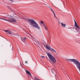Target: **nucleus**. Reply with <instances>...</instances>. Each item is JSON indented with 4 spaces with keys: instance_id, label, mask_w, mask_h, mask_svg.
<instances>
[{
    "instance_id": "obj_22",
    "label": "nucleus",
    "mask_w": 80,
    "mask_h": 80,
    "mask_svg": "<svg viewBox=\"0 0 80 80\" xmlns=\"http://www.w3.org/2000/svg\"><path fill=\"white\" fill-rule=\"evenodd\" d=\"M52 12L54 14V13H55V12H54V11H53Z\"/></svg>"
},
{
    "instance_id": "obj_12",
    "label": "nucleus",
    "mask_w": 80,
    "mask_h": 80,
    "mask_svg": "<svg viewBox=\"0 0 80 80\" xmlns=\"http://www.w3.org/2000/svg\"><path fill=\"white\" fill-rule=\"evenodd\" d=\"M61 24L62 25V27H65V26H66V25H65V24H63L62 23H61Z\"/></svg>"
},
{
    "instance_id": "obj_20",
    "label": "nucleus",
    "mask_w": 80,
    "mask_h": 80,
    "mask_svg": "<svg viewBox=\"0 0 80 80\" xmlns=\"http://www.w3.org/2000/svg\"><path fill=\"white\" fill-rule=\"evenodd\" d=\"M60 78H61V77L60 76H59V77L58 78V79H60Z\"/></svg>"
},
{
    "instance_id": "obj_24",
    "label": "nucleus",
    "mask_w": 80,
    "mask_h": 80,
    "mask_svg": "<svg viewBox=\"0 0 80 80\" xmlns=\"http://www.w3.org/2000/svg\"><path fill=\"white\" fill-rule=\"evenodd\" d=\"M20 63L21 64V65H22V63H21V62L20 61Z\"/></svg>"
},
{
    "instance_id": "obj_9",
    "label": "nucleus",
    "mask_w": 80,
    "mask_h": 80,
    "mask_svg": "<svg viewBox=\"0 0 80 80\" xmlns=\"http://www.w3.org/2000/svg\"><path fill=\"white\" fill-rule=\"evenodd\" d=\"M25 71L26 73H27L28 75V76H30L31 77V73H30V72H28L27 69H25Z\"/></svg>"
},
{
    "instance_id": "obj_16",
    "label": "nucleus",
    "mask_w": 80,
    "mask_h": 80,
    "mask_svg": "<svg viewBox=\"0 0 80 80\" xmlns=\"http://www.w3.org/2000/svg\"><path fill=\"white\" fill-rule=\"evenodd\" d=\"M54 15L55 18H57V17H56V16H55V13L54 14Z\"/></svg>"
},
{
    "instance_id": "obj_15",
    "label": "nucleus",
    "mask_w": 80,
    "mask_h": 80,
    "mask_svg": "<svg viewBox=\"0 0 80 80\" xmlns=\"http://www.w3.org/2000/svg\"><path fill=\"white\" fill-rule=\"evenodd\" d=\"M13 16H14V17H17V15H16L14 13L13 14Z\"/></svg>"
},
{
    "instance_id": "obj_1",
    "label": "nucleus",
    "mask_w": 80,
    "mask_h": 80,
    "mask_svg": "<svg viewBox=\"0 0 80 80\" xmlns=\"http://www.w3.org/2000/svg\"><path fill=\"white\" fill-rule=\"evenodd\" d=\"M29 24L30 25H32V27H34L38 29V30H40V27L38 25V24L37 23V22L35 21V20L32 19H30L28 20Z\"/></svg>"
},
{
    "instance_id": "obj_18",
    "label": "nucleus",
    "mask_w": 80,
    "mask_h": 80,
    "mask_svg": "<svg viewBox=\"0 0 80 80\" xmlns=\"http://www.w3.org/2000/svg\"><path fill=\"white\" fill-rule=\"evenodd\" d=\"M41 23H42V24H43V22L42 21H41V22H40Z\"/></svg>"
},
{
    "instance_id": "obj_10",
    "label": "nucleus",
    "mask_w": 80,
    "mask_h": 80,
    "mask_svg": "<svg viewBox=\"0 0 80 80\" xmlns=\"http://www.w3.org/2000/svg\"><path fill=\"white\" fill-rule=\"evenodd\" d=\"M0 19H1L2 20H5V21H7L8 22H10V19L9 18H8V19H5L2 18H0Z\"/></svg>"
},
{
    "instance_id": "obj_5",
    "label": "nucleus",
    "mask_w": 80,
    "mask_h": 80,
    "mask_svg": "<svg viewBox=\"0 0 80 80\" xmlns=\"http://www.w3.org/2000/svg\"><path fill=\"white\" fill-rule=\"evenodd\" d=\"M73 30H74V32H78V33H80V31H79V29H78L77 28H73Z\"/></svg>"
},
{
    "instance_id": "obj_8",
    "label": "nucleus",
    "mask_w": 80,
    "mask_h": 80,
    "mask_svg": "<svg viewBox=\"0 0 80 80\" xmlns=\"http://www.w3.org/2000/svg\"><path fill=\"white\" fill-rule=\"evenodd\" d=\"M74 22H75V27H77V28H78V29L80 30V28L79 27V26H78V25L77 24V23L76 21H75V19H74Z\"/></svg>"
},
{
    "instance_id": "obj_23",
    "label": "nucleus",
    "mask_w": 80,
    "mask_h": 80,
    "mask_svg": "<svg viewBox=\"0 0 80 80\" xmlns=\"http://www.w3.org/2000/svg\"><path fill=\"white\" fill-rule=\"evenodd\" d=\"M25 63H27V61H25Z\"/></svg>"
},
{
    "instance_id": "obj_3",
    "label": "nucleus",
    "mask_w": 80,
    "mask_h": 80,
    "mask_svg": "<svg viewBox=\"0 0 80 80\" xmlns=\"http://www.w3.org/2000/svg\"><path fill=\"white\" fill-rule=\"evenodd\" d=\"M8 18L9 19V22H13V23H15L17 22L16 19H15L11 15H9L8 17Z\"/></svg>"
},
{
    "instance_id": "obj_13",
    "label": "nucleus",
    "mask_w": 80,
    "mask_h": 80,
    "mask_svg": "<svg viewBox=\"0 0 80 80\" xmlns=\"http://www.w3.org/2000/svg\"><path fill=\"white\" fill-rule=\"evenodd\" d=\"M44 26L45 27V30H48V29H47V26H46V25H44Z\"/></svg>"
},
{
    "instance_id": "obj_19",
    "label": "nucleus",
    "mask_w": 80,
    "mask_h": 80,
    "mask_svg": "<svg viewBox=\"0 0 80 80\" xmlns=\"http://www.w3.org/2000/svg\"><path fill=\"white\" fill-rule=\"evenodd\" d=\"M50 9H51V11H52V12L53 11V9H52V8H51Z\"/></svg>"
},
{
    "instance_id": "obj_4",
    "label": "nucleus",
    "mask_w": 80,
    "mask_h": 80,
    "mask_svg": "<svg viewBox=\"0 0 80 80\" xmlns=\"http://www.w3.org/2000/svg\"><path fill=\"white\" fill-rule=\"evenodd\" d=\"M46 47L48 50H50L51 52H54V53H56V51L55 50L52 48H51L48 45H46Z\"/></svg>"
},
{
    "instance_id": "obj_21",
    "label": "nucleus",
    "mask_w": 80,
    "mask_h": 80,
    "mask_svg": "<svg viewBox=\"0 0 80 80\" xmlns=\"http://www.w3.org/2000/svg\"><path fill=\"white\" fill-rule=\"evenodd\" d=\"M9 1H11V2H13V0H9Z\"/></svg>"
},
{
    "instance_id": "obj_6",
    "label": "nucleus",
    "mask_w": 80,
    "mask_h": 80,
    "mask_svg": "<svg viewBox=\"0 0 80 80\" xmlns=\"http://www.w3.org/2000/svg\"><path fill=\"white\" fill-rule=\"evenodd\" d=\"M51 72L53 73V74H55V76H56V74L57 73V72H56V71H55V70L54 69H51Z\"/></svg>"
},
{
    "instance_id": "obj_2",
    "label": "nucleus",
    "mask_w": 80,
    "mask_h": 80,
    "mask_svg": "<svg viewBox=\"0 0 80 80\" xmlns=\"http://www.w3.org/2000/svg\"><path fill=\"white\" fill-rule=\"evenodd\" d=\"M48 56L49 59H50V60L53 63H55V62H56V60H55V58H54V57L52 56L50 53H48Z\"/></svg>"
},
{
    "instance_id": "obj_17",
    "label": "nucleus",
    "mask_w": 80,
    "mask_h": 80,
    "mask_svg": "<svg viewBox=\"0 0 80 80\" xmlns=\"http://www.w3.org/2000/svg\"><path fill=\"white\" fill-rule=\"evenodd\" d=\"M41 57L42 58H45V56H41Z\"/></svg>"
},
{
    "instance_id": "obj_11",
    "label": "nucleus",
    "mask_w": 80,
    "mask_h": 80,
    "mask_svg": "<svg viewBox=\"0 0 80 80\" xmlns=\"http://www.w3.org/2000/svg\"><path fill=\"white\" fill-rule=\"evenodd\" d=\"M4 32H7V33H8L9 34H12V32H10V31H9V30H4Z\"/></svg>"
},
{
    "instance_id": "obj_7",
    "label": "nucleus",
    "mask_w": 80,
    "mask_h": 80,
    "mask_svg": "<svg viewBox=\"0 0 80 80\" xmlns=\"http://www.w3.org/2000/svg\"><path fill=\"white\" fill-rule=\"evenodd\" d=\"M21 40H22V42H23L25 43V40H26V39H27V38L25 37L22 38L21 37Z\"/></svg>"
},
{
    "instance_id": "obj_14",
    "label": "nucleus",
    "mask_w": 80,
    "mask_h": 80,
    "mask_svg": "<svg viewBox=\"0 0 80 80\" xmlns=\"http://www.w3.org/2000/svg\"><path fill=\"white\" fill-rule=\"evenodd\" d=\"M5 16L6 17H9V16H8V14H5Z\"/></svg>"
}]
</instances>
